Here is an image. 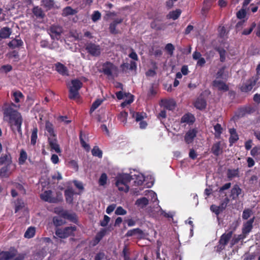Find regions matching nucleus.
<instances>
[{
  "instance_id": "nucleus-1",
  "label": "nucleus",
  "mask_w": 260,
  "mask_h": 260,
  "mask_svg": "<svg viewBox=\"0 0 260 260\" xmlns=\"http://www.w3.org/2000/svg\"><path fill=\"white\" fill-rule=\"evenodd\" d=\"M4 119L7 120L14 132V126L16 127L21 126L23 119L21 114L12 108L11 106L6 108L4 111Z\"/></svg>"
},
{
  "instance_id": "nucleus-2",
  "label": "nucleus",
  "mask_w": 260,
  "mask_h": 260,
  "mask_svg": "<svg viewBox=\"0 0 260 260\" xmlns=\"http://www.w3.org/2000/svg\"><path fill=\"white\" fill-rule=\"evenodd\" d=\"M45 129L49 135L48 138V141L51 149L54 150L56 153H60L61 150L59 145L57 143V135L55 133L54 126L48 120L46 121Z\"/></svg>"
},
{
  "instance_id": "nucleus-3",
  "label": "nucleus",
  "mask_w": 260,
  "mask_h": 260,
  "mask_svg": "<svg viewBox=\"0 0 260 260\" xmlns=\"http://www.w3.org/2000/svg\"><path fill=\"white\" fill-rule=\"evenodd\" d=\"M83 83L79 79L71 80V86L69 87V98L71 100H75L79 97V90L82 88Z\"/></svg>"
},
{
  "instance_id": "nucleus-4",
  "label": "nucleus",
  "mask_w": 260,
  "mask_h": 260,
  "mask_svg": "<svg viewBox=\"0 0 260 260\" xmlns=\"http://www.w3.org/2000/svg\"><path fill=\"white\" fill-rule=\"evenodd\" d=\"M77 228L75 225L67 226L64 228L55 229V235L60 239H66L70 236H74Z\"/></svg>"
},
{
  "instance_id": "nucleus-5",
  "label": "nucleus",
  "mask_w": 260,
  "mask_h": 260,
  "mask_svg": "<svg viewBox=\"0 0 260 260\" xmlns=\"http://www.w3.org/2000/svg\"><path fill=\"white\" fill-rule=\"evenodd\" d=\"M49 35L53 40H59L63 32V27L57 24L51 25L49 28Z\"/></svg>"
},
{
  "instance_id": "nucleus-6",
  "label": "nucleus",
  "mask_w": 260,
  "mask_h": 260,
  "mask_svg": "<svg viewBox=\"0 0 260 260\" xmlns=\"http://www.w3.org/2000/svg\"><path fill=\"white\" fill-rule=\"evenodd\" d=\"M87 52L92 56H99L101 54V47L99 45L89 42L87 43L85 46Z\"/></svg>"
},
{
  "instance_id": "nucleus-7",
  "label": "nucleus",
  "mask_w": 260,
  "mask_h": 260,
  "mask_svg": "<svg viewBox=\"0 0 260 260\" xmlns=\"http://www.w3.org/2000/svg\"><path fill=\"white\" fill-rule=\"evenodd\" d=\"M102 69L104 75L110 77L114 72L117 71V67L110 61H106L103 64Z\"/></svg>"
},
{
  "instance_id": "nucleus-8",
  "label": "nucleus",
  "mask_w": 260,
  "mask_h": 260,
  "mask_svg": "<svg viewBox=\"0 0 260 260\" xmlns=\"http://www.w3.org/2000/svg\"><path fill=\"white\" fill-rule=\"evenodd\" d=\"M258 80V78H254L252 77V78L249 79L245 84H243L242 85L240 88L241 90L244 92H247L251 91L253 86L256 84V83Z\"/></svg>"
},
{
  "instance_id": "nucleus-9",
  "label": "nucleus",
  "mask_w": 260,
  "mask_h": 260,
  "mask_svg": "<svg viewBox=\"0 0 260 260\" xmlns=\"http://www.w3.org/2000/svg\"><path fill=\"white\" fill-rule=\"evenodd\" d=\"M40 198L44 201L50 203H56L58 202L57 198L52 197L51 190H46L40 194Z\"/></svg>"
},
{
  "instance_id": "nucleus-10",
  "label": "nucleus",
  "mask_w": 260,
  "mask_h": 260,
  "mask_svg": "<svg viewBox=\"0 0 260 260\" xmlns=\"http://www.w3.org/2000/svg\"><path fill=\"white\" fill-rule=\"evenodd\" d=\"M17 252L14 248L10 251H2L0 252V260H10L16 255Z\"/></svg>"
},
{
  "instance_id": "nucleus-11",
  "label": "nucleus",
  "mask_w": 260,
  "mask_h": 260,
  "mask_svg": "<svg viewBox=\"0 0 260 260\" xmlns=\"http://www.w3.org/2000/svg\"><path fill=\"white\" fill-rule=\"evenodd\" d=\"M198 131L196 128H192L189 129L184 136V141L187 144L191 143L194 139L196 137Z\"/></svg>"
},
{
  "instance_id": "nucleus-12",
  "label": "nucleus",
  "mask_w": 260,
  "mask_h": 260,
  "mask_svg": "<svg viewBox=\"0 0 260 260\" xmlns=\"http://www.w3.org/2000/svg\"><path fill=\"white\" fill-rule=\"evenodd\" d=\"M64 194L67 203L71 204L73 203L74 196L75 194L74 190L72 187H68L65 189Z\"/></svg>"
},
{
  "instance_id": "nucleus-13",
  "label": "nucleus",
  "mask_w": 260,
  "mask_h": 260,
  "mask_svg": "<svg viewBox=\"0 0 260 260\" xmlns=\"http://www.w3.org/2000/svg\"><path fill=\"white\" fill-rule=\"evenodd\" d=\"M135 236H137L138 238L141 239L144 237V232L141 229L136 228L128 230L125 235L126 237Z\"/></svg>"
},
{
  "instance_id": "nucleus-14",
  "label": "nucleus",
  "mask_w": 260,
  "mask_h": 260,
  "mask_svg": "<svg viewBox=\"0 0 260 260\" xmlns=\"http://www.w3.org/2000/svg\"><path fill=\"white\" fill-rule=\"evenodd\" d=\"M12 162V157L10 152L2 154L0 156V165H11Z\"/></svg>"
},
{
  "instance_id": "nucleus-15",
  "label": "nucleus",
  "mask_w": 260,
  "mask_h": 260,
  "mask_svg": "<svg viewBox=\"0 0 260 260\" xmlns=\"http://www.w3.org/2000/svg\"><path fill=\"white\" fill-rule=\"evenodd\" d=\"M255 217H253L243 224L242 228V233L243 234L246 235L251 232L253 228V223Z\"/></svg>"
},
{
  "instance_id": "nucleus-16",
  "label": "nucleus",
  "mask_w": 260,
  "mask_h": 260,
  "mask_svg": "<svg viewBox=\"0 0 260 260\" xmlns=\"http://www.w3.org/2000/svg\"><path fill=\"white\" fill-rule=\"evenodd\" d=\"M193 105L197 109L202 110L206 108L207 102L204 98L200 96L196 99L194 102Z\"/></svg>"
},
{
  "instance_id": "nucleus-17",
  "label": "nucleus",
  "mask_w": 260,
  "mask_h": 260,
  "mask_svg": "<svg viewBox=\"0 0 260 260\" xmlns=\"http://www.w3.org/2000/svg\"><path fill=\"white\" fill-rule=\"evenodd\" d=\"M55 70L62 76H68V68L60 62H57L55 64Z\"/></svg>"
},
{
  "instance_id": "nucleus-18",
  "label": "nucleus",
  "mask_w": 260,
  "mask_h": 260,
  "mask_svg": "<svg viewBox=\"0 0 260 260\" xmlns=\"http://www.w3.org/2000/svg\"><path fill=\"white\" fill-rule=\"evenodd\" d=\"M241 188L239 186V185L236 184L234 185L231 190L230 197L233 200H235L238 199L239 196L241 193Z\"/></svg>"
},
{
  "instance_id": "nucleus-19",
  "label": "nucleus",
  "mask_w": 260,
  "mask_h": 260,
  "mask_svg": "<svg viewBox=\"0 0 260 260\" xmlns=\"http://www.w3.org/2000/svg\"><path fill=\"white\" fill-rule=\"evenodd\" d=\"M195 121V117L193 114L188 113L185 114L181 118V123L192 124Z\"/></svg>"
},
{
  "instance_id": "nucleus-20",
  "label": "nucleus",
  "mask_w": 260,
  "mask_h": 260,
  "mask_svg": "<svg viewBox=\"0 0 260 260\" xmlns=\"http://www.w3.org/2000/svg\"><path fill=\"white\" fill-rule=\"evenodd\" d=\"M213 85L218 88L219 90L226 91L229 89V86L221 81L215 80L213 81Z\"/></svg>"
},
{
  "instance_id": "nucleus-21",
  "label": "nucleus",
  "mask_w": 260,
  "mask_h": 260,
  "mask_svg": "<svg viewBox=\"0 0 260 260\" xmlns=\"http://www.w3.org/2000/svg\"><path fill=\"white\" fill-rule=\"evenodd\" d=\"M11 165H5L0 169V177L1 178H8L12 172L10 170Z\"/></svg>"
},
{
  "instance_id": "nucleus-22",
  "label": "nucleus",
  "mask_w": 260,
  "mask_h": 260,
  "mask_svg": "<svg viewBox=\"0 0 260 260\" xmlns=\"http://www.w3.org/2000/svg\"><path fill=\"white\" fill-rule=\"evenodd\" d=\"M54 213L64 218L71 219L72 216V215L69 214L67 211L64 210L62 207L54 208Z\"/></svg>"
},
{
  "instance_id": "nucleus-23",
  "label": "nucleus",
  "mask_w": 260,
  "mask_h": 260,
  "mask_svg": "<svg viewBox=\"0 0 260 260\" xmlns=\"http://www.w3.org/2000/svg\"><path fill=\"white\" fill-rule=\"evenodd\" d=\"M220 142L214 143L211 148L212 153L215 156H218L222 153V148H221Z\"/></svg>"
},
{
  "instance_id": "nucleus-24",
  "label": "nucleus",
  "mask_w": 260,
  "mask_h": 260,
  "mask_svg": "<svg viewBox=\"0 0 260 260\" xmlns=\"http://www.w3.org/2000/svg\"><path fill=\"white\" fill-rule=\"evenodd\" d=\"M233 232L230 231L228 233H224L220 237L219 243L220 245H227L229 240L232 237Z\"/></svg>"
},
{
  "instance_id": "nucleus-25",
  "label": "nucleus",
  "mask_w": 260,
  "mask_h": 260,
  "mask_svg": "<svg viewBox=\"0 0 260 260\" xmlns=\"http://www.w3.org/2000/svg\"><path fill=\"white\" fill-rule=\"evenodd\" d=\"M132 179V177L129 174H125L120 175L117 177L116 181L124 183L128 185V183Z\"/></svg>"
},
{
  "instance_id": "nucleus-26",
  "label": "nucleus",
  "mask_w": 260,
  "mask_h": 260,
  "mask_svg": "<svg viewBox=\"0 0 260 260\" xmlns=\"http://www.w3.org/2000/svg\"><path fill=\"white\" fill-rule=\"evenodd\" d=\"M130 114L132 115L133 118H135L137 122L141 121L146 117V114L144 112H138L131 110Z\"/></svg>"
},
{
  "instance_id": "nucleus-27",
  "label": "nucleus",
  "mask_w": 260,
  "mask_h": 260,
  "mask_svg": "<svg viewBox=\"0 0 260 260\" xmlns=\"http://www.w3.org/2000/svg\"><path fill=\"white\" fill-rule=\"evenodd\" d=\"M107 232V230L102 229L99 232H98L95 238L93 240V245L95 246L97 245L100 241L103 239V238L105 236Z\"/></svg>"
},
{
  "instance_id": "nucleus-28",
  "label": "nucleus",
  "mask_w": 260,
  "mask_h": 260,
  "mask_svg": "<svg viewBox=\"0 0 260 260\" xmlns=\"http://www.w3.org/2000/svg\"><path fill=\"white\" fill-rule=\"evenodd\" d=\"M23 45V42L21 39H14L11 40L8 44V46L11 49L19 48Z\"/></svg>"
},
{
  "instance_id": "nucleus-29",
  "label": "nucleus",
  "mask_w": 260,
  "mask_h": 260,
  "mask_svg": "<svg viewBox=\"0 0 260 260\" xmlns=\"http://www.w3.org/2000/svg\"><path fill=\"white\" fill-rule=\"evenodd\" d=\"M162 103L164 108L169 110H173L176 107V103L173 100H165L162 101Z\"/></svg>"
},
{
  "instance_id": "nucleus-30",
  "label": "nucleus",
  "mask_w": 260,
  "mask_h": 260,
  "mask_svg": "<svg viewBox=\"0 0 260 260\" xmlns=\"http://www.w3.org/2000/svg\"><path fill=\"white\" fill-rule=\"evenodd\" d=\"M181 14V10L180 9H176L175 11H172L169 12L167 15V17L168 19H172L175 20L177 19Z\"/></svg>"
},
{
  "instance_id": "nucleus-31",
  "label": "nucleus",
  "mask_w": 260,
  "mask_h": 260,
  "mask_svg": "<svg viewBox=\"0 0 260 260\" xmlns=\"http://www.w3.org/2000/svg\"><path fill=\"white\" fill-rule=\"evenodd\" d=\"M12 33L11 29L8 27H4L0 30V38L2 39L8 38Z\"/></svg>"
},
{
  "instance_id": "nucleus-32",
  "label": "nucleus",
  "mask_w": 260,
  "mask_h": 260,
  "mask_svg": "<svg viewBox=\"0 0 260 260\" xmlns=\"http://www.w3.org/2000/svg\"><path fill=\"white\" fill-rule=\"evenodd\" d=\"M38 129L37 127H34L31 131V134L30 136V143L33 146L36 144L38 139Z\"/></svg>"
},
{
  "instance_id": "nucleus-33",
  "label": "nucleus",
  "mask_w": 260,
  "mask_h": 260,
  "mask_svg": "<svg viewBox=\"0 0 260 260\" xmlns=\"http://www.w3.org/2000/svg\"><path fill=\"white\" fill-rule=\"evenodd\" d=\"M32 12L37 18H43L45 17V14L42 8L39 6H35L33 8Z\"/></svg>"
},
{
  "instance_id": "nucleus-34",
  "label": "nucleus",
  "mask_w": 260,
  "mask_h": 260,
  "mask_svg": "<svg viewBox=\"0 0 260 260\" xmlns=\"http://www.w3.org/2000/svg\"><path fill=\"white\" fill-rule=\"evenodd\" d=\"M254 111L253 108L251 107L242 108L239 110L238 116L243 117L246 114H250Z\"/></svg>"
},
{
  "instance_id": "nucleus-35",
  "label": "nucleus",
  "mask_w": 260,
  "mask_h": 260,
  "mask_svg": "<svg viewBox=\"0 0 260 260\" xmlns=\"http://www.w3.org/2000/svg\"><path fill=\"white\" fill-rule=\"evenodd\" d=\"M239 169H228L227 171V177L229 179L232 180L233 178L239 177Z\"/></svg>"
},
{
  "instance_id": "nucleus-36",
  "label": "nucleus",
  "mask_w": 260,
  "mask_h": 260,
  "mask_svg": "<svg viewBox=\"0 0 260 260\" xmlns=\"http://www.w3.org/2000/svg\"><path fill=\"white\" fill-rule=\"evenodd\" d=\"M27 158V155L26 151L24 149H21L20 152V155L18 158V164L20 165H23Z\"/></svg>"
},
{
  "instance_id": "nucleus-37",
  "label": "nucleus",
  "mask_w": 260,
  "mask_h": 260,
  "mask_svg": "<svg viewBox=\"0 0 260 260\" xmlns=\"http://www.w3.org/2000/svg\"><path fill=\"white\" fill-rule=\"evenodd\" d=\"M215 50L219 54L220 61L222 62H224L225 60L226 53L225 50L220 47H216Z\"/></svg>"
},
{
  "instance_id": "nucleus-38",
  "label": "nucleus",
  "mask_w": 260,
  "mask_h": 260,
  "mask_svg": "<svg viewBox=\"0 0 260 260\" xmlns=\"http://www.w3.org/2000/svg\"><path fill=\"white\" fill-rule=\"evenodd\" d=\"M36 233V229L35 227H29L25 233H24V237L27 239H30L34 237Z\"/></svg>"
},
{
  "instance_id": "nucleus-39",
  "label": "nucleus",
  "mask_w": 260,
  "mask_h": 260,
  "mask_svg": "<svg viewBox=\"0 0 260 260\" xmlns=\"http://www.w3.org/2000/svg\"><path fill=\"white\" fill-rule=\"evenodd\" d=\"M115 185L120 191H123L125 192H127L129 190V188L128 185L124 183L116 181Z\"/></svg>"
},
{
  "instance_id": "nucleus-40",
  "label": "nucleus",
  "mask_w": 260,
  "mask_h": 260,
  "mask_svg": "<svg viewBox=\"0 0 260 260\" xmlns=\"http://www.w3.org/2000/svg\"><path fill=\"white\" fill-rule=\"evenodd\" d=\"M150 26L152 28L156 30H160L164 29L165 28V25L163 24L158 23L156 21L154 20L151 22Z\"/></svg>"
},
{
  "instance_id": "nucleus-41",
  "label": "nucleus",
  "mask_w": 260,
  "mask_h": 260,
  "mask_svg": "<svg viewBox=\"0 0 260 260\" xmlns=\"http://www.w3.org/2000/svg\"><path fill=\"white\" fill-rule=\"evenodd\" d=\"M13 99L15 103H18L20 101V99L24 97L23 94L20 91L14 92L12 94Z\"/></svg>"
},
{
  "instance_id": "nucleus-42",
  "label": "nucleus",
  "mask_w": 260,
  "mask_h": 260,
  "mask_svg": "<svg viewBox=\"0 0 260 260\" xmlns=\"http://www.w3.org/2000/svg\"><path fill=\"white\" fill-rule=\"evenodd\" d=\"M214 129L215 130L214 136L216 138H219L221 134L222 133V128L219 123H217L214 126Z\"/></svg>"
},
{
  "instance_id": "nucleus-43",
  "label": "nucleus",
  "mask_w": 260,
  "mask_h": 260,
  "mask_svg": "<svg viewBox=\"0 0 260 260\" xmlns=\"http://www.w3.org/2000/svg\"><path fill=\"white\" fill-rule=\"evenodd\" d=\"M103 100L96 99L92 104L90 109V112L92 113L95 111L103 103Z\"/></svg>"
},
{
  "instance_id": "nucleus-44",
  "label": "nucleus",
  "mask_w": 260,
  "mask_h": 260,
  "mask_svg": "<svg viewBox=\"0 0 260 260\" xmlns=\"http://www.w3.org/2000/svg\"><path fill=\"white\" fill-rule=\"evenodd\" d=\"M128 116V113L125 111L121 112L118 115V119L121 122L126 123L127 122V118Z\"/></svg>"
},
{
  "instance_id": "nucleus-45",
  "label": "nucleus",
  "mask_w": 260,
  "mask_h": 260,
  "mask_svg": "<svg viewBox=\"0 0 260 260\" xmlns=\"http://www.w3.org/2000/svg\"><path fill=\"white\" fill-rule=\"evenodd\" d=\"M91 153L93 156H97L99 158L102 157V151L97 146H95L93 147V149L91 150Z\"/></svg>"
},
{
  "instance_id": "nucleus-46",
  "label": "nucleus",
  "mask_w": 260,
  "mask_h": 260,
  "mask_svg": "<svg viewBox=\"0 0 260 260\" xmlns=\"http://www.w3.org/2000/svg\"><path fill=\"white\" fill-rule=\"evenodd\" d=\"M52 221L56 228H57L58 226L62 225L64 223L63 220L60 217L57 216L53 217Z\"/></svg>"
},
{
  "instance_id": "nucleus-47",
  "label": "nucleus",
  "mask_w": 260,
  "mask_h": 260,
  "mask_svg": "<svg viewBox=\"0 0 260 260\" xmlns=\"http://www.w3.org/2000/svg\"><path fill=\"white\" fill-rule=\"evenodd\" d=\"M76 11L71 7H67L63 10V15L65 16L75 14Z\"/></svg>"
},
{
  "instance_id": "nucleus-48",
  "label": "nucleus",
  "mask_w": 260,
  "mask_h": 260,
  "mask_svg": "<svg viewBox=\"0 0 260 260\" xmlns=\"http://www.w3.org/2000/svg\"><path fill=\"white\" fill-rule=\"evenodd\" d=\"M153 55L156 57H160L162 54V51L159 46H153L152 47Z\"/></svg>"
},
{
  "instance_id": "nucleus-49",
  "label": "nucleus",
  "mask_w": 260,
  "mask_h": 260,
  "mask_svg": "<svg viewBox=\"0 0 260 260\" xmlns=\"http://www.w3.org/2000/svg\"><path fill=\"white\" fill-rule=\"evenodd\" d=\"M107 175L106 173H103L101 174L99 180V184L100 186H104L107 183Z\"/></svg>"
},
{
  "instance_id": "nucleus-50",
  "label": "nucleus",
  "mask_w": 260,
  "mask_h": 260,
  "mask_svg": "<svg viewBox=\"0 0 260 260\" xmlns=\"http://www.w3.org/2000/svg\"><path fill=\"white\" fill-rule=\"evenodd\" d=\"M252 214V211L251 209H245L243 211L242 218L244 220L247 219Z\"/></svg>"
},
{
  "instance_id": "nucleus-51",
  "label": "nucleus",
  "mask_w": 260,
  "mask_h": 260,
  "mask_svg": "<svg viewBox=\"0 0 260 260\" xmlns=\"http://www.w3.org/2000/svg\"><path fill=\"white\" fill-rule=\"evenodd\" d=\"M149 204L148 200L145 198L143 197L142 198L139 199L136 201V204L138 205H142L143 206H146Z\"/></svg>"
},
{
  "instance_id": "nucleus-52",
  "label": "nucleus",
  "mask_w": 260,
  "mask_h": 260,
  "mask_svg": "<svg viewBox=\"0 0 260 260\" xmlns=\"http://www.w3.org/2000/svg\"><path fill=\"white\" fill-rule=\"evenodd\" d=\"M79 139L81 146L84 147L85 149H89L90 147L89 145L85 142L83 137V134L82 131L80 133Z\"/></svg>"
},
{
  "instance_id": "nucleus-53",
  "label": "nucleus",
  "mask_w": 260,
  "mask_h": 260,
  "mask_svg": "<svg viewBox=\"0 0 260 260\" xmlns=\"http://www.w3.org/2000/svg\"><path fill=\"white\" fill-rule=\"evenodd\" d=\"M165 50L170 55H172L174 50H175V47L172 44L168 43L165 46Z\"/></svg>"
},
{
  "instance_id": "nucleus-54",
  "label": "nucleus",
  "mask_w": 260,
  "mask_h": 260,
  "mask_svg": "<svg viewBox=\"0 0 260 260\" xmlns=\"http://www.w3.org/2000/svg\"><path fill=\"white\" fill-rule=\"evenodd\" d=\"M12 70V66L10 64H6L2 66L0 68V72L7 73Z\"/></svg>"
},
{
  "instance_id": "nucleus-55",
  "label": "nucleus",
  "mask_w": 260,
  "mask_h": 260,
  "mask_svg": "<svg viewBox=\"0 0 260 260\" xmlns=\"http://www.w3.org/2000/svg\"><path fill=\"white\" fill-rule=\"evenodd\" d=\"M256 26V23L255 22H253L250 27L248 29H245L242 32V34L243 35H249L253 30V29Z\"/></svg>"
},
{
  "instance_id": "nucleus-56",
  "label": "nucleus",
  "mask_w": 260,
  "mask_h": 260,
  "mask_svg": "<svg viewBox=\"0 0 260 260\" xmlns=\"http://www.w3.org/2000/svg\"><path fill=\"white\" fill-rule=\"evenodd\" d=\"M226 67L225 66L222 67L220 68L216 73V78L217 79H223L224 71Z\"/></svg>"
},
{
  "instance_id": "nucleus-57",
  "label": "nucleus",
  "mask_w": 260,
  "mask_h": 260,
  "mask_svg": "<svg viewBox=\"0 0 260 260\" xmlns=\"http://www.w3.org/2000/svg\"><path fill=\"white\" fill-rule=\"evenodd\" d=\"M211 211L214 213L217 216H218L219 214L222 212L221 210L220 209L219 206H216L215 205H212L210 208Z\"/></svg>"
},
{
  "instance_id": "nucleus-58",
  "label": "nucleus",
  "mask_w": 260,
  "mask_h": 260,
  "mask_svg": "<svg viewBox=\"0 0 260 260\" xmlns=\"http://www.w3.org/2000/svg\"><path fill=\"white\" fill-rule=\"evenodd\" d=\"M134 101V95L130 94V97L129 99L126 100L123 102L121 104V107L122 108H124L128 105H130Z\"/></svg>"
},
{
  "instance_id": "nucleus-59",
  "label": "nucleus",
  "mask_w": 260,
  "mask_h": 260,
  "mask_svg": "<svg viewBox=\"0 0 260 260\" xmlns=\"http://www.w3.org/2000/svg\"><path fill=\"white\" fill-rule=\"evenodd\" d=\"M101 17V13L98 11H94L91 16V19L92 21L96 22L99 20Z\"/></svg>"
},
{
  "instance_id": "nucleus-60",
  "label": "nucleus",
  "mask_w": 260,
  "mask_h": 260,
  "mask_svg": "<svg viewBox=\"0 0 260 260\" xmlns=\"http://www.w3.org/2000/svg\"><path fill=\"white\" fill-rule=\"evenodd\" d=\"M126 213V211L121 206L118 207L115 211V214L117 215H124Z\"/></svg>"
},
{
  "instance_id": "nucleus-61",
  "label": "nucleus",
  "mask_w": 260,
  "mask_h": 260,
  "mask_svg": "<svg viewBox=\"0 0 260 260\" xmlns=\"http://www.w3.org/2000/svg\"><path fill=\"white\" fill-rule=\"evenodd\" d=\"M239 140V136L237 134H232L230 135L229 138V142L230 143V145H232L233 144L236 143Z\"/></svg>"
},
{
  "instance_id": "nucleus-62",
  "label": "nucleus",
  "mask_w": 260,
  "mask_h": 260,
  "mask_svg": "<svg viewBox=\"0 0 260 260\" xmlns=\"http://www.w3.org/2000/svg\"><path fill=\"white\" fill-rule=\"evenodd\" d=\"M246 10L243 8L237 13V17L238 19H242L246 16Z\"/></svg>"
},
{
  "instance_id": "nucleus-63",
  "label": "nucleus",
  "mask_w": 260,
  "mask_h": 260,
  "mask_svg": "<svg viewBox=\"0 0 260 260\" xmlns=\"http://www.w3.org/2000/svg\"><path fill=\"white\" fill-rule=\"evenodd\" d=\"M110 218L108 216L105 215L104 216L103 220H102L100 221L101 226H103V227L107 226L108 225V223L110 222Z\"/></svg>"
},
{
  "instance_id": "nucleus-64",
  "label": "nucleus",
  "mask_w": 260,
  "mask_h": 260,
  "mask_svg": "<svg viewBox=\"0 0 260 260\" xmlns=\"http://www.w3.org/2000/svg\"><path fill=\"white\" fill-rule=\"evenodd\" d=\"M117 25L115 23H111L109 26V31L111 34L116 35L118 34V30L116 29Z\"/></svg>"
}]
</instances>
